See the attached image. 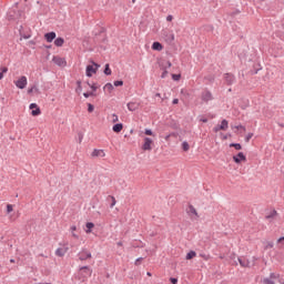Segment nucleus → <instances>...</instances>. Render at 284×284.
<instances>
[{
  "label": "nucleus",
  "instance_id": "f257e3e1",
  "mask_svg": "<svg viewBox=\"0 0 284 284\" xmlns=\"http://www.w3.org/2000/svg\"><path fill=\"white\" fill-rule=\"evenodd\" d=\"M154 146V140L150 138H144V143L142 144V150L144 152H152V148Z\"/></svg>",
  "mask_w": 284,
  "mask_h": 284
},
{
  "label": "nucleus",
  "instance_id": "f03ea898",
  "mask_svg": "<svg viewBox=\"0 0 284 284\" xmlns=\"http://www.w3.org/2000/svg\"><path fill=\"white\" fill-rule=\"evenodd\" d=\"M52 61L55 65H59V68H65V65H68V61H65V58H61L59 55H54Z\"/></svg>",
  "mask_w": 284,
  "mask_h": 284
},
{
  "label": "nucleus",
  "instance_id": "7ed1b4c3",
  "mask_svg": "<svg viewBox=\"0 0 284 284\" xmlns=\"http://www.w3.org/2000/svg\"><path fill=\"white\" fill-rule=\"evenodd\" d=\"M14 84L17 85V88H19V90H24L26 85H28V78L21 77L14 82Z\"/></svg>",
  "mask_w": 284,
  "mask_h": 284
},
{
  "label": "nucleus",
  "instance_id": "20e7f679",
  "mask_svg": "<svg viewBox=\"0 0 284 284\" xmlns=\"http://www.w3.org/2000/svg\"><path fill=\"white\" fill-rule=\"evenodd\" d=\"M186 214H189V216H191V219H193L194 216H195V219H199V212L192 204H190L189 207L186 209Z\"/></svg>",
  "mask_w": 284,
  "mask_h": 284
},
{
  "label": "nucleus",
  "instance_id": "39448f33",
  "mask_svg": "<svg viewBox=\"0 0 284 284\" xmlns=\"http://www.w3.org/2000/svg\"><path fill=\"white\" fill-rule=\"evenodd\" d=\"M163 37H164V41H166L170 45H172V43H174V39H175L174 33L164 31Z\"/></svg>",
  "mask_w": 284,
  "mask_h": 284
},
{
  "label": "nucleus",
  "instance_id": "423d86ee",
  "mask_svg": "<svg viewBox=\"0 0 284 284\" xmlns=\"http://www.w3.org/2000/svg\"><path fill=\"white\" fill-rule=\"evenodd\" d=\"M29 108L30 110H32V116H39V114H41V109L39 108V105H37V103H31Z\"/></svg>",
  "mask_w": 284,
  "mask_h": 284
},
{
  "label": "nucleus",
  "instance_id": "0eeeda50",
  "mask_svg": "<svg viewBox=\"0 0 284 284\" xmlns=\"http://www.w3.org/2000/svg\"><path fill=\"white\" fill-rule=\"evenodd\" d=\"M92 64H88L85 72H97L99 70V68H101V64L95 63V62H91Z\"/></svg>",
  "mask_w": 284,
  "mask_h": 284
},
{
  "label": "nucleus",
  "instance_id": "6e6552de",
  "mask_svg": "<svg viewBox=\"0 0 284 284\" xmlns=\"http://www.w3.org/2000/svg\"><path fill=\"white\" fill-rule=\"evenodd\" d=\"M237 263H240L241 267H252V263L245 257H237Z\"/></svg>",
  "mask_w": 284,
  "mask_h": 284
},
{
  "label": "nucleus",
  "instance_id": "1a4fd4ad",
  "mask_svg": "<svg viewBox=\"0 0 284 284\" xmlns=\"http://www.w3.org/2000/svg\"><path fill=\"white\" fill-rule=\"evenodd\" d=\"M79 258L81 261H88V258H92V253H90V251L82 250V252L79 254Z\"/></svg>",
  "mask_w": 284,
  "mask_h": 284
},
{
  "label": "nucleus",
  "instance_id": "9d476101",
  "mask_svg": "<svg viewBox=\"0 0 284 284\" xmlns=\"http://www.w3.org/2000/svg\"><path fill=\"white\" fill-rule=\"evenodd\" d=\"M44 39L48 43H52L57 39V32L51 31L44 34Z\"/></svg>",
  "mask_w": 284,
  "mask_h": 284
},
{
  "label": "nucleus",
  "instance_id": "9b49d317",
  "mask_svg": "<svg viewBox=\"0 0 284 284\" xmlns=\"http://www.w3.org/2000/svg\"><path fill=\"white\" fill-rule=\"evenodd\" d=\"M227 128H229L227 120H223L220 125L213 129V132H220V130H227Z\"/></svg>",
  "mask_w": 284,
  "mask_h": 284
},
{
  "label": "nucleus",
  "instance_id": "f8f14e48",
  "mask_svg": "<svg viewBox=\"0 0 284 284\" xmlns=\"http://www.w3.org/2000/svg\"><path fill=\"white\" fill-rule=\"evenodd\" d=\"M233 161L235 163H241V161H247V158H245V154H243V152H240L237 155L233 156Z\"/></svg>",
  "mask_w": 284,
  "mask_h": 284
},
{
  "label": "nucleus",
  "instance_id": "ddd939ff",
  "mask_svg": "<svg viewBox=\"0 0 284 284\" xmlns=\"http://www.w3.org/2000/svg\"><path fill=\"white\" fill-rule=\"evenodd\" d=\"M91 156L93 158L100 156L101 159H103L105 156V151L94 149L91 153Z\"/></svg>",
  "mask_w": 284,
  "mask_h": 284
},
{
  "label": "nucleus",
  "instance_id": "4468645a",
  "mask_svg": "<svg viewBox=\"0 0 284 284\" xmlns=\"http://www.w3.org/2000/svg\"><path fill=\"white\" fill-rule=\"evenodd\" d=\"M202 101H204V103H207V101H212V93L210 91H204L202 93Z\"/></svg>",
  "mask_w": 284,
  "mask_h": 284
},
{
  "label": "nucleus",
  "instance_id": "2eb2a0df",
  "mask_svg": "<svg viewBox=\"0 0 284 284\" xmlns=\"http://www.w3.org/2000/svg\"><path fill=\"white\" fill-rule=\"evenodd\" d=\"M139 103L138 102H129L128 103V110H130V112H136V110H139Z\"/></svg>",
  "mask_w": 284,
  "mask_h": 284
},
{
  "label": "nucleus",
  "instance_id": "dca6fc26",
  "mask_svg": "<svg viewBox=\"0 0 284 284\" xmlns=\"http://www.w3.org/2000/svg\"><path fill=\"white\" fill-rule=\"evenodd\" d=\"M19 17H21V11H13V14L12 12L8 13L9 21H14V19H19Z\"/></svg>",
  "mask_w": 284,
  "mask_h": 284
},
{
  "label": "nucleus",
  "instance_id": "f3484780",
  "mask_svg": "<svg viewBox=\"0 0 284 284\" xmlns=\"http://www.w3.org/2000/svg\"><path fill=\"white\" fill-rule=\"evenodd\" d=\"M224 79L229 85H232L234 83V74L233 73H225Z\"/></svg>",
  "mask_w": 284,
  "mask_h": 284
},
{
  "label": "nucleus",
  "instance_id": "a211bd4d",
  "mask_svg": "<svg viewBox=\"0 0 284 284\" xmlns=\"http://www.w3.org/2000/svg\"><path fill=\"white\" fill-rule=\"evenodd\" d=\"M152 50H155L156 52H161V50H163V44H161V42L155 41L152 44Z\"/></svg>",
  "mask_w": 284,
  "mask_h": 284
},
{
  "label": "nucleus",
  "instance_id": "6ab92c4d",
  "mask_svg": "<svg viewBox=\"0 0 284 284\" xmlns=\"http://www.w3.org/2000/svg\"><path fill=\"white\" fill-rule=\"evenodd\" d=\"M65 43V40L63 38H55L54 45L57 48H63V44Z\"/></svg>",
  "mask_w": 284,
  "mask_h": 284
},
{
  "label": "nucleus",
  "instance_id": "aec40b11",
  "mask_svg": "<svg viewBox=\"0 0 284 284\" xmlns=\"http://www.w3.org/2000/svg\"><path fill=\"white\" fill-rule=\"evenodd\" d=\"M113 132H115L116 134H119L120 132L123 131V123H118V124H114L113 128H112Z\"/></svg>",
  "mask_w": 284,
  "mask_h": 284
},
{
  "label": "nucleus",
  "instance_id": "412c9836",
  "mask_svg": "<svg viewBox=\"0 0 284 284\" xmlns=\"http://www.w3.org/2000/svg\"><path fill=\"white\" fill-rule=\"evenodd\" d=\"M68 247H65V248H58L57 251H55V255L57 256H65V254L68 253Z\"/></svg>",
  "mask_w": 284,
  "mask_h": 284
},
{
  "label": "nucleus",
  "instance_id": "4be33fe9",
  "mask_svg": "<svg viewBox=\"0 0 284 284\" xmlns=\"http://www.w3.org/2000/svg\"><path fill=\"white\" fill-rule=\"evenodd\" d=\"M162 68H163L164 72H166L168 68H172V62H170L169 60L162 61Z\"/></svg>",
  "mask_w": 284,
  "mask_h": 284
},
{
  "label": "nucleus",
  "instance_id": "5701e85b",
  "mask_svg": "<svg viewBox=\"0 0 284 284\" xmlns=\"http://www.w3.org/2000/svg\"><path fill=\"white\" fill-rule=\"evenodd\" d=\"M85 227L88 229L85 232L87 234H91L92 233V227H94V223L89 222L85 224Z\"/></svg>",
  "mask_w": 284,
  "mask_h": 284
},
{
  "label": "nucleus",
  "instance_id": "b1692460",
  "mask_svg": "<svg viewBox=\"0 0 284 284\" xmlns=\"http://www.w3.org/2000/svg\"><path fill=\"white\" fill-rule=\"evenodd\" d=\"M195 256H196V252L190 251V252L186 254V261H192V258H194Z\"/></svg>",
  "mask_w": 284,
  "mask_h": 284
},
{
  "label": "nucleus",
  "instance_id": "393cba45",
  "mask_svg": "<svg viewBox=\"0 0 284 284\" xmlns=\"http://www.w3.org/2000/svg\"><path fill=\"white\" fill-rule=\"evenodd\" d=\"M104 90H106V92L111 93L112 90H114V85H112V83H106L104 85Z\"/></svg>",
  "mask_w": 284,
  "mask_h": 284
},
{
  "label": "nucleus",
  "instance_id": "a878e982",
  "mask_svg": "<svg viewBox=\"0 0 284 284\" xmlns=\"http://www.w3.org/2000/svg\"><path fill=\"white\" fill-rule=\"evenodd\" d=\"M182 150H183L184 152H189V151H190V143H187V141H184V142L182 143Z\"/></svg>",
  "mask_w": 284,
  "mask_h": 284
},
{
  "label": "nucleus",
  "instance_id": "bb28decb",
  "mask_svg": "<svg viewBox=\"0 0 284 284\" xmlns=\"http://www.w3.org/2000/svg\"><path fill=\"white\" fill-rule=\"evenodd\" d=\"M70 231H71V234H72L73 239H79V235H77V233H74V232H77V226H74V225L71 226Z\"/></svg>",
  "mask_w": 284,
  "mask_h": 284
},
{
  "label": "nucleus",
  "instance_id": "cd10ccee",
  "mask_svg": "<svg viewBox=\"0 0 284 284\" xmlns=\"http://www.w3.org/2000/svg\"><path fill=\"white\" fill-rule=\"evenodd\" d=\"M111 123H119V115L116 113L111 114Z\"/></svg>",
  "mask_w": 284,
  "mask_h": 284
},
{
  "label": "nucleus",
  "instance_id": "c85d7f7f",
  "mask_svg": "<svg viewBox=\"0 0 284 284\" xmlns=\"http://www.w3.org/2000/svg\"><path fill=\"white\" fill-rule=\"evenodd\" d=\"M77 85H78V88L75 89V92H78V94H81V92L83 90V88L81 87V80L77 81Z\"/></svg>",
  "mask_w": 284,
  "mask_h": 284
},
{
  "label": "nucleus",
  "instance_id": "c756f323",
  "mask_svg": "<svg viewBox=\"0 0 284 284\" xmlns=\"http://www.w3.org/2000/svg\"><path fill=\"white\" fill-rule=\"evenodd\" d=\"M230 148H235V150H243V146L240 143H231Z\"/></svg>",
  "mask_w": 284,
  "mask_h": 284
},
{
  "label": "nucleus",
  "instance_id": "7c9ffc66",
  "mask_svg": "<svg viewBox=\"0 0 284 284\" xmlns=\"http://www.w3.org/2000/svg\"><path fill=\"white\" fill-rule=\"evenodd\" d=\"M173 81H180L181 80V73H173L171 74Z\"/></svg>",
  "mask_w": 284,
  "mask_h": 284
},
{
  "label": "nucleus",
  "instance_id": "2f4dec72",
  "mask_svg": "<svg viewBox=\"0 0 284 284\" xmlns=\"http://www.w3.org/2000/svg\"><path fill=\"white\" fill-rule=\"evenodd\" d=\"M231 128H232V130H242L243 132H245V130H246L245 126L241 125V124L240 125H235V126L232 125Z\"/></svg>",
  "mask_w": 284,
  "mask_h": 284
},
{
  "label": "nucleus",
  "instance_id": "473e14b6",
  "mask_svg": "<svg viewBox=\"0 0 284 284\" xmlns=\"http://www.w3.org/2000/svg\"><path fill=\"white\" fill-rule=\"evenodd\" d=\"M14 211V206L12 204L7 205V214H11Z\"/></svg>",
  "mask_w": 284,
  "mask_h": 284
},
{
  "label": "nucleus",
  "instance_id": "72a5a7b5",
  "mask_svg": "<svg viewBox=\"0 0 284 284\" xmlns=\"http://www.w3.org/2000/svg\"><path fill=\"white\" fill-rule=\"evenodd\" d=\"M278 212H276V210H273L270 215H266V219H274V216H276Z\"/></svg>",
  "mask_w": 284,
  "mask_h": 284
},
{
  "label": "nucleus",
  "instance_id": "f704fd0d",
  "mask_svg": "<svg viewBox=\"0 0 284 284\" xmlns=\"http://www.w3.org/2000/svg\"><path fill=\"white\" fill-rule=\"evenodd\" d=\"M277 244L280 245V247H284V236L277 240Z\"/></svg>",
  "mask_w": 284,
  "mask_h": 284
},
{
  "label": "nucleus",
  "instance_id": "c9c22d12",
  "mask_svg": "<svg viewBox=\"0 0 284 284\" xmlns=\"http://www.w3.org/2000/svg\"><path fill=\"white\" fill-rule=\"evenodd\" d=\"M274 247V242H267L265 245V250H272Z\"/></svg>",
  "mask_w": 284,
  "mask_h": 284
},
{
  "label": "nucleus",
  "instance_id": "e433bc0d",
  "mask_svg": "<svg viewBox=\"0 0 284 284\" xmlns=\"http://www.w3.org/2000/svg\"><path fill=\"white\" fill-rule=\"evenodd\" d=\"M113 85L115 88H119V87L123 85V81L122 80L114 81Z\"/></svg>",
  "mask_w": 284,
  "mask_h": 284
},
{
  "label": "nucleus",
  "instance_id": "4c0bfd02",
  "mask_svg": "<svg viewBox=\"0 0 284 284\" xmlns=\"http://www.w3.org/2000/svg\"><path fill=\"white\" fill-rule=\"evenodd\" d=\"M83 97L85 99H90V97H94V92H85V93H83Z\"/></svg>",
  "mask_w": 284,
  "mask_h": 284
},
{
  "label": "nucleus",
  "instance_id": "58836bf2",
  "mask_svg": "<svg viewBox=\"0 0 284 284\" xmlns=\"http://www.w3.org/2000/svg\"><path fill=\"white\" fill-rule=\"evenodd\" d=\"M263 284H274V281L270 280V278H264L262 280Z\"/></svg>",
  "mask_w": 284,
  "mask_h": 284
},
{
  "label": "nucleus",
  "instance_id": "ea45409f",
  "mask_svg": "<svg viewBox=\"0 0 284 284\" xmlns=\"http://www.w3.org/2000/svg\"><path fill=\"white\" fill-rule=\"evenodd\" d=\"M252 136H254V133H248V134L245 136V142H246V143H250V140L252 139Z\"/></svg>",
  "mask_w": 284,
  "mask_h": 284
},
{
  "label": "nucleus",
  "instance_id": "a19ab883",
  "mask_svg": "<svg viewBox=\"0 0 284 284\" xmlns=\"http://www.w3.org/2000/svg\"><path fill=\"white\" fill-rule=\"evenodd\" d=\"M88 83V85H89V88H91V90L93 91V92H97V84H91L90 82H87Z\"/></svg>",
  "mask_w": 284,
  "mask_h": 284
},
{
  "label": "nucleus",
  "instance_id": "79ce46f5",
  "mask_svg": "<svg viewBox=\"0 0 284 284\" xmlns=\"http://www.w3.org/2000/svg\"><path fill=\"white\" fill-rule=\"evenodd\" d=\"M88 112L90 113L94 112V105H92V103L88 104Z\"/></svg>",
  "mask_w": 284,
  "mask_h": 284
},
{
  "label": "nucleus",
  "instance_id": "37998d69",
  "mask_svg": "<svg viewBox=\"0 0 284 284\" xmlns=\"http://www.w3.org/2000/svg\"><path fill=\"white\" fill-rule=\"evenodd\" d=\"M144 134H146V136H152V134L154 133L152 132V130L145 129Z\"/></svg>",
  "mask_w": 284,
  "mask_h": 284
},
{
  "label": "nucleus",
  "instance_id": "c03bdc74",
  "mask_svg": "<svg viewBox=\"0 0 284 284\" xmlns=\"http://www.w3.org/2000/svg\"><path fill=\"white\" fill-rule=\"evenodd\" d=\"M111 201H112V203H111L110 207H114L116 205V199L114 196H111Z\"/></svg>",
  "mask_w": 284,
  "mask_h": 284
},
{
  "label": "nucleus",
  "instance_id": "a18cd8bd",
  "mask_svg": "<svg viewBox=\"0 0 284 284\" xmlns=\"http://www.w3.org/2000/svg\"><path fill=\"white\" fill-rule=\"evenodd\" d=\"M103 72H112V70L110 69V64L106 63V64L104 65Z\"/></svg>",
  "mask_w": 284,
  "mask_h": 284
},
{
  "label": "nucleus",
  "instance_id": "49530a36",
  "mask_svg": "<svg viewBox=\"0 0 284 284\" xmlns=\"http://www.w3.org/2000/svg\"><path fill=\"white\" fill-rule=\"evenodd\" d=\"M80 270L84 271L85 274H88V272H90V267H88V266H82Z\"/></svg>",
  "mask_w": 284,
  "mask_h": 284
},
{
  "label": "nucleus",
  "instance_id": "de8ad7c7",
  "mask_svg": "<svg viewBox=\"0 0 284 284\" xmlns=\"http://www.w3.org/2000/svg\"><path fill=\"white\" fill-rule=\"evenodd\" d=\"M170 281H171L172 284L179 283V280L176 277H171Z\"/></svg>",
  "mask_w": 284,
  "mask_h": 284
},
{
  "label": "nucleus",
  "instance_id": "09e8293b",
  "mask_svg": "<svg viewBox=\"0 0 284 284\" xmlns=\"http://www.w3.org/2000/svg\"><path fill=\"white\" fill-rule=\"evenodd\" d=\"M143 261V257H139L135 260V265H141V262Z\"/></svg>",
  "mask_w": 284,
  "mask_h": 284
},
{
  "label": "nucleus",
  "instance_id": "8fccbe9b",
  "mask_svg": "<svg viewBox=\"0 0 284 284\" xmlns=\"http://www.w3.org/2000/svg\"><path fill=\"white\" fill-rule=\"evenodd\" d=\"M174 19V17L172 16V14H169L168 17H166V21H172Z\"/></svg>",
  "mask_w": 284,
  "mask_h": 284
},
{
  "label": "nucleus",
  "instance_id": "3c124183",
  "mask_svg": "<svg viewBox=\"0 0 284 284\" xmlns=\"http://www.w3.org/2000/svg\"><path fill=\"white\" fill-rule=\"evenodd\" d=\"M36 88L28 89V94H32L34 92Z\"/></svg>",
  "mask_w": 284,
  "mask_h": 284
},
{
  "label": "nucleus",
  "instance_id": "603ef678",
  "mask_svg": "<svg viewBox=\"0 0 284 284\" xmlns=\"http://www.w3.org/2000/svg\"><path fill=\"white\" fill-rule=\"evenodd\" d=\"M1 72H8V67H2Z\"/></svg>",
  "mask_w": 284,
  "mask_h": 284
},
{
  "label": "nucleus",
  "instance_id": "864d4df0",
  "mask_svg": "<svg viewBox=\"0 0 284 284\" xmlns=\"http://www.w3.org/2000/svg\"><path fill=\"white\" fill-rule=\"evenodd\" d=\"M179 103V99L173 100V105H176Z\"/></svg>",
  "mask_w": 284,
  "mask_h": 284
},
{
  "label": "nucleus",
  "instance_id": "5fc2aeb1",
  "mask_svg": "<svg viewBox=\"0 0 284 284\" xmlns=\"http://www.w3.org/2000/svg\"><path fill=\"white\" fill-rule=\"evenodd\" d=\"M10 221H17V219H14L12 215L9 216Z\"/></svg>",
  "mask_w": 284,
  "mask_h": 284
},
{
  "label": "nucleus",
  "instance_id": "6e6d98bb",
  "mask_svg": "<svg viewBox=\"0 0 284 284\" xmlns=\"http://www.w3.org/2000/svg\"><path fill=\"white\" fill-rule=\"evenodd\" d=\"M168 77V73H162L161 79H165Z\"/></svg>",
  "mask_w": 284,
  "mask_h": 284
},
{
  "label": "nucleus",
  "instance_id": "4d7b16f0",
  "mask_svg": "<svg viewBox=\"0 0 284 284\" xmlns=\"http://www.w3.org/2000/svg\"><path fill=\"white\" fill-rule=\"evenodd\" d=\"M202 123H207V119H201Z\"/></svg>",
  "mask_w": 284,
  "mask_h": 284
},
{
  "label": "nucleus",
  "instance_id": "13d9d810",
  "mask_svg": "<svg viewBox=\"0 0 284 284\" xmlns=\"http://www.w3.org/2000/svg\"><path fill=\"white\" fill-rule=\"evenodd\" d=\"M87 77H92V72H87Z\"/></svg>",
  "mask_w": 284,
  "mask_h": 284
},
{
  "label": "nucleus",
  "instance_id": "bf43d9fd",
  "mask_svg": "<svg viewBox=\"0 0 284 284\" xmlns=\"http://www.w3.org/2000/svg\"><path fill=\"white\" fill-rule=\"evenodd\" d=\"M3 79V72H0V81Z\"/></svg>",
  "mask_w": 284,
  "mask_h": 284
},
{
  "label": "nucleus",
  "instance_id": "052dcab7",
  "mask_svg": "<svg viewBox=\"0 0 284 284\" xmlns=\"http://www.w3.org/2000/svg\"><path fill=\"white\" fill-rule=\"evenodd\" d=\"M119 247L123 245V242H118Z\"/></svg>",
  "mask_w": 284,
  "mask_h": 284
},
{
  "label": "nucleus",
  "instance_id": "680f3d73",
  "mask_svg": "<svg viewBox=\"0 0 284 284\" xmlns=\"http://www.w3.org/2000/svg\"><path fill=\"white\" fill-rule=\"evenodd\" d=\"M202 258H205V261H207L209 257L206 255H202Z\"/></svg>",
  "mask_w": 284,
  "mask_h": 284
},
{
  "label": "nucleus",
  "instance_id": "e2e57ef3",
  "mask_svg": "<svg viewBox=\"0 0 284 284\" xmlns=\"http://www.w3.org/2000/svg\"><path fill=\"white\" fill-rule=\"evenodd\" d=\"M10 263H16L14 258H11V260H10Z\"/></svg>",
  "mask_w": 284,
  "mask_h": 284
},
{
  "label": "nucleus",
  "instance_id": "0e129e2a",
  "mask_svg": "<svg viewBox=\"0 0 284 284\" xmlns=\"http://www.w3.org/2000/svg\"><path fill=\"white\" fill-rule=\"evenodd\" d=\"M146 276H152V273L148 272V273H146Z\"/></svg>",
  "mask_w": 284,
  "mask_h": 284
},
{
  "label": "nucleus",
  "instance_id": "69168bd1",
  "mask_svg": "<svg viewBox=\"0 0 284 284\" xmlns=\"http://www.w3.org/2000/svg\"><path fill=\"white\" fill-rule=\"evenodd\" d=\"M29 38H30V36H24V37H23V39H29Z\"/></svg>",
  "mask_w": 284,
  "mask_h": 284
},
{
  "label": "nucleus",
  "instance_id": "338daca9",
  "mask_svg": "<svg viewBox=\"0 0 284 284\" xmlns=\"http://www.w3.org/2000/svg\"><path fill=\"white\" fill-rule=\"evenodd\" d=\"M155 97H159V98H161V93H156V94H155Z\"/></svg>",
  "mask_w": 284,
  "mask_h": 284
},
{
  "label": "nucleus",
  "instance_id": "774afa93",
  "mask_svg": "<svg viewBox=\"0 0 284 284\" xmlns=\"http://www.w3.org/2000/svg\"><path fill=\"white\" fill-rule=\"evenodd\" d=\"M233 265H239V262L234 261Z\"/></svg>",
  "mask_w": 284,
  "mask_h": 284
}]
</instances>
